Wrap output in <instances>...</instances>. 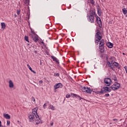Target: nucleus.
<instances>
[{"instance_id": "nucleus-1", "label": "nucleus", "mask_w": 127, "mask_h": 127, "mask_svg": "<svg viewBox=\"0 0 127 127\" xmlns=\"http://www.w3.org/2000/svg\"><path fill=\"white\" fill-rule=\"evenodd\" d=\"M102 34L101 33L98 32L96 33L95 35V43H99V41L102 39Z\"/></svg>"}, {"instance_id": "nucleus-2", "label": "nucleus", "mask_w": 127, "mask_h": 127, "mask_svg": "<svg viewBox=\"0 0 127 127\" xmlns=\"http://www.w3.org/2000/svg\"><path fill=\"white\" fill-rule=\"evenodd\" d=\"M30 37L31 38H32L33 40L35 42H37L38 40H39V39L38 38V36L35 34V33H34L33 31H31V34H30Z\"/></svg>"}, {"instance_id": "nucleus-3", "label": "nucleus", "mask_w": 127, "mask_h": 127, "mask_svg": "<svg viewBox=\"0 0 127 127\" xmlns=\"http://www.w3.org/2000/svg\"><path fill=\"white\" fill-rule=\"evenodd\" d=\"M107 63L108 66H109V67H110V68H113L114 66H115V67H118V66H119V64L115 62L112 61L111 63L109 61H107Z\"/></svg>"}, {"instance_id": "nucleus-4", "label": "nucleus", "mask_w": 127, "mask_h": 127, "mask_svg": "<svg viewBox=\"0 0 127 127\" xmlns=\"http://www.w3.org/2000/svg\"><path fill=\"white\" fill-rule=\"evenodd\" d=\"M95 14H96V13L93 11L92 12V15L89 16L88 20L89 22H91V23H94V21L95 20Z\"/></svg>"}, {"instance_id": "nucleus-5", "label": "nucleus", "mask_w": 127, "mask_h": 127, "mask_svg": "<svg viewBox=\"0 0 127 127\" xmlns=\"http://www.w3.org/2000/svg\"><path fill=\"white\" fill-rule=\"evenodd\" d=\"M121 85H120V83L118 82H115L110 88L111 90H113V91H116V90H118V89H119Z\"/></svg>"}, {"instance_id": "nucleus-6", "label": "nucleus", "mask_w": 127, "mask_h": 127, "mask_svg": "<svg viewBox=\"0 0 127 127\" xmlns=\"http://www.w3.org/2000/svg\"><path fill=\"white\" fill-rule=\"evenodd\" d=\"M111 91H112L111 87L109 88L108 87H104L101 89L100 93V94H103V93H108L109 92H111Z\"/></svg>"}, {"instance_id": "nucleus-7", "label": "nucleus", "mask_w": 127, "mask_h": 127, "mask_svg": "<svg viewBox=\"0 0 127 127\" xmlns=\"http://www.w3.org/2000/svg\"><path fill=\"white\" fill-rule=\"evenodd\" d=\"M28 117L29 122H30V123H34V122H35V115H34L33 114L30 113L29 114Z\"/></svg>"}, {"instance_id": "nucleus-8", "label": "nucleus", "mask_w": 127, "mask_h": 127, "mask_svg": "<svg viewBox=\"0 0 127 127\" xmlns=\"http://www.w3.org/2000/svg\"><path fill=\"white\" fill-rule=\"evenodd\" d=\"M81 91L82 92H84V93H88V94H91L92 90H91V89L88 87H83L81 88Z\"/></svg>"}, {"instance_id": "nucleus-9", "label": "nucleus", "mask_w": 127, "mask_h": 127, "mask_svg": "<svg viewBox=\"0 0 127 127\" xmlns=\"http://www.w3.org/2000/svg\"><path fill=\"white\" fill-rule=\"evenodd\" d=\"M104 83L106 86H110L112 83V80L110 78H105L104 79Z\"/></svg>"}, {"instance_id": "nucleus-10", "label": "nucleus", "mask_w": 127, "mask_h": 127, "mask_svg": "<svg viewBox=\"0 0 127 127\" xmlns=\"http://www.w3.org/2000/svg\"><path fill=\"white\" fill-rule=\"evenodd\" d=\"M36 119H35V122L36 125H39V124H42V122H41V120L39 118V116H35Z\"/></svg>"}, {"instance_id": "nucleus-11", "label": "nucleus", "mask_w": 127, "mask_h": 127, "mask_svg": "<svg viewBox=\"0 0 127 127\" xmlns=\"http://www.w3.org/2000/svg\"><path fill=\"white\" fill-rule=\"evenodd\" d=\"M37 111H38V108L36 107L32 110V113L31 114H33V115H35V117H38V114H37Z\"/></svg>"}, {"instance_id": "nucleus-12", "label": "nucleus", "mask_w": 127, "mask_h": 127, "mask_svg": "<svg viewBox=\"0 0 127 127\" xmlns=\"http://www.w3.org/2000/svg\"><path fill=\"white\" fill-rule=\"evenodd\" d=\"M62 84L61 83H57L54 85L55 90H57V89H59V88H62Z\"/></svg>"}, {"instance_id": "nucleus-13", "label": "nucleus", "mask_w": 127, "mask_h": 127, "mask_svg": "<svg viewBox=\"0 0 127 127\" xmlns=\"http://www.w3.org/2000/svg\"><path fill=\"white\" fill-rule=\"evenodd\" d=\"M96 21L99 25V26H101L102 25V21H101V18H100L99 16H96Z\"/></svg>"}, {"instance_id": "nucleus-14", "label": "nucleus", "mask_w": 127, "mask_h": 127, "mask_svg": "<svg viewBox=\"0 0 127 127\" xmlns=\"http://www.w3.org/2000/svg\"><path fill=\"white\" fill-rule=\"evenodd\" d=\"M8 84H9V87L10 88H13L14 87V84H13V82H12V80H10L8 81Z\"/></svg>"}, {"instance_id": "nucleus-15", "label": "nucleus", "mask_w": 127, "mask_h": 127, "mask_svg": "<svg viewBox=\"0 0 127 127\" xmlns=\"http://www.w3.org/2000/svg\"><path fill=\"white\" fill-rule=\"evenodd\" d=\"M52 59H53V61H55L58 64H59V60H58V59L54 56H51Z\"/></svg>"}, {"instance_id": "nucleus-16", "label": "nucleus", "mask_w": 127, "mask_h": 127, "mask_svg": "<svg viewBox=\"0 0 127 127\" xmlns=\"http://www.w3.org/2000/svg\"><path fill=\"white\" fill-rule=\"evenodd\" d=\"M106 45L107 47H109V48H113V46H114V44L111 42H108L106 44Z\"/></svg>"}, {"instance_id": "nucleus-17", "label": "nucleus", "mask_w": 127, "mask_h": 127, "mask_svg": "<svg viewBox=\"0 0 127 127\" xmlns=\"http://www.w3.org/2000/svg\"><path fill=\"white\" fill-rule=\"evenodd\" d=\"M3 117L5 118V119H6V120H10V116H9L8 114H4Z\"/></svg>"}, {"instance_id": "nucleus-18", "label": "nucleus", "mask_w": 127, "mask_h": 127, "mask_svg": "<svg viewBox=\"0 0 127 127\" xmlns=\"http://www.w3.org/2000/svg\"><path fill=\"white\" fill-rule=\"evenodd\" d=\"M27 66L28 69H29L30 70V71H31V72L34 73V74H36V72H35L34 70H32V68H31V66H30V65H29V64H27Z\"/></svg>"}, {"instance_id": "nucleus-19", "label": "nucleus", "mask_w": 127, "mask_h": 127, "mask_svg": "<svg viewBox=\"0 0 127 127\" xmlns=\"http://www.w3.org/2000/svg\"><path fill=\"white\" fill-rule=\"evenodd\" d=\"M104 44H105V42L104 41V40H101L100 41L99 46L104 47Z\"/></svg>"}, {"instance_id": "nucleus-20", "label": "nucleus", "mask_w": 127, "mask_h": 127, "mask_svg": "<svg viewBox=\"0 0 127 127\" xmlns=\"http://www.w3.org/2000/svg\"><path fill=\"white\" fill-rule=\"evenodd\" d=\"M1 26L2 29H5L6 27L5 23L4 22L1 23Z\"/></svg>"}, {"instance_id": "nucleus-21", "label": "nucleus", "mask_w": 127, "mask_h": 127, "mask_svg": "<svg viewBox=\"0 0 127 127\" xmlns=\"http://www.w3.org/2000/svg\"><path fill=\"white\" fill-rule=\"evenodd\" d=\"M49 109H50L51 110H52V111H55V107H54L52 105H50L49 107Z\"/></svg>"}, {"instance_id": "nucleus-22", "label": "nucleus", "mask_w": 127, "mask_h": 127, "mask_svg": "<svg viewBox=\"0 0 127 127\" xmlns=\"http://www.w3.org/2000/svg\"><path fill=\"white\" fill-rule=\"evenodd\" d=\"M99 50L101 53H103L104 51V47L99 46Z\"/></svg>"}, {"instance_id": "nucleus-23", "label": "nucleus", "mask_w": 127, "mask_h": 127, "mask_svg": "<svg viewBox=\"0 0 127 127\" xmlns=\"http://www.w3.org/2000/svg\"><path fill=\"white\" fill-rule=\"evenodd\" d=\"M122 11L124 14L126 15L127 13V10H126V8H124L122 9Z\"/></svg>"}, {"instance_id": "nucleus-24", "label": "nucleus", "mask_w": 127, "mask_h": 127, "mask_svg": "<svg viewBox=\"0 0 127 127\" xmlns=\"http://www.w3.org/2000/svg\"><path fill=\"white\" fill-rule=\"evenodd\" d=\"M24 38H25V40L26 41H27L28 42H29V40H28V36H25Z\"/></svg>"}, {"instance_id": "nucleus-25", "label": "nucleus", "mask_w": 127, "mask_h": 127, "mask_svg": "<svg viewBox=\"0 0 127 127\" xmlns=\"http://www.w3.org/2000/svg\"><path fill=\"white\" fill-rule=\"evenodd\" d=\"M54 76H55V77H59V76H60L59 73H55V74H54Z\"/></svg>"}, {"instance_id": "nucleus-26", "label": "nucleus", "mask_w": 127, "mask_h": 127, "mask_svg": "<svg viewBox=\"0 0 127 127\" xmlns=\"http://www.w3.org/2000/svg\"><path fill=\"white\" fill-rule=\"evenodd\" d=\"M70 96H71V97H76V96H77V95H76L75 94H74V93H71Z\"/></svg>"}, {"instance_id": "nucleus-27", "label": "nucleus", "mask_w": 127, "mask_h": 127, "mask_svg": "<svg viewBox=\"0 0 127 127\" xmlns=\"http://www.w3.org/2000/svg\"><path fill=\"white\" fill-rule=\"evenodd\" d=\"M70 97H71V95L67 94L66 95V98H67V99H68V98H70Z\"/></svg>"}, {"instance_id": "nucleus-28", "label": "nucleus", "mask_w": 127, "mask_h": 127, "mask_svg": "<svg viewBox=\"0 0 127 127\" xmlns=\"http://www.w3.org/2000/svg\"><path fill=\"white\" fill-rule=\"evenodd\" d=\"M17 14H18V15H19V14H20V10H17Z\"/></svg>"}, {"instance_id": "nucleus-29", "label": "nucleus", "mask_w": 127, "mask_h": 127, "mask_svg": "<svg viewBox=\"0 0 127 127\" xmlns=\"http://www.w3.org/2000/svg\"><path fill=\"white\" fill-rule=\"evenodd\" d=\"M90 2L92 4H94L95 3V1H94V0H90Z\"/></svg>"}, {"instance_id": "nucleus-30", "label": "nucleus", "mask_w": 127, "mask_h": 127, "mask_svg": "<svg viewBox=\"0 0 127 127\" xmlns=\"http://www.w3.org/2000/svg\"><path fill=\"white\" fill-rule=\"evenodd\" d=\"M46 103H45L43 105V109H44V110H45L46 109Z\"/></svg>"}, {"instance_id": "nucleus-31", "label": "nucleus", "mask_w": 127, "mask_h": 127, "mask_svg": "<svg viewBox=\"0 0 127 127\" xmlns=\"http://www.w3.org/2000/svg\"><path fill=\"white\" fill-rule=\"evenodd\" d=\"M10 125V121L7 120V126H9Z\"/></svg>"}, {"instance_id": "nucleus-32", "label": "nucleus", "mask_w": 127, "mask_h": 127, "mask_svg": "<svg viewBox=\"0 0 127 127\" xmlns=\"http://www.w3.org/2000/svg\"><path fill=\"white\" fill-rule=\"evenodd\" d=\"M32 101L33 102H35V98H34V97H32Z\"/></svg>"}, {"instance_id": "nucleus-33", "label": "nucleus", "mask_w": 127, "mask_h": 127, "mask_svg": "<svg viewBox=\"0 0 127 127\" xmlns=\"http://www.w3.org/2000/svg\"><path fill=\"white\" fill-rule=\"evenodd\" d=\"M124 68H125V71H126V73H127V66H125V67H124Z\"/></svg>"}, {"instance_id": "nucleus-34", "label": "nucleus", "mask_w": 127, "mask_h": 127, "mask_svg": "<svg viewBox=\"0 0 127 127\" xmlns=\"http://www.w3.org/2000/svg\"><path fill=\"white\" fill-rule=\"evenodd\" d=\"M105 97H110V94L109 93L106 94H105Z\"/></svg>"}, {"instance_id": "nucleus-35", "label": "nucleus", "mask_w": 127, "mask_h": 127, "mask_svg": "<svg viewBox=\"0 0 127 127\" xmlns=\"http://www.w3.org/2000/svg\"><path fill=\"white\" fill-rule=\"evenodd\" d=\"M39 82L40 83V84H42V83H43V81H42V80H40V81H39Z\"/></svg>"}, {"instance_id": "nucleus-36", "label": "nucleus", "mask_w": 127, "mask_h": 127, "mask_svg": "<svg viewBox=\"0 0 127 127\" xmlns=\"http://www.w3.org/2000/svg\"><path fill=\"white\" fill-rule=\"evenodd\" d=\"M53 124H54L53 122H51L50 124L51 126L52 127V126H53Z\"/></svg>"}, {"instance_id": "nucleus-37", "label": "nucleus", "mask_w": 127, "mask_h": 127, "mask_svg": "<svg viewBox=\"0 0 127 127\" xmlns=\"http://www.w3.org/2000/svg\"><path fill=\"white\" fill-rule=\"evenodd\" d=\"M113 80H114V81H117V77H115Z\"/></svg>"}, {"instance_id": "nucleus-38", "label": "nucleus", "mask_w": 127, "mask_h": 127, "mask_svg": "<svg viewBox=\"0 0 127 127\" xmlns=\"http://www.w3.org/2000/svg\"><path fill=\"white\" fill-rule=\"evenodd\" d=\"M78 98H79V100H82V98L80 96H78Z\"/></svg>"}, {"instance_id": "nucleus-39", "label": "nucleus", "mask_w": 127, "mask_h": 127, "mask_svg": "<svg viewBox=\"0 0 127 127\" xmlns=\"http://www.w3.org/2000/svg\"><path fill=\"white\" fill-rule=\"evenodd\" d=\"M0 127H1V121H0Z\"/></svg>"}, {"instance_id": "nucleus-40", "label": "nucleus", "mask_w": 127, "mask_h": 127, "mask_svg": "<svg viewBox=\"0 0 127 127\" xmlns=\"http://www.w3.org/2000/svg\"><path fill=\"white\" fill-rule=\"evenodd\" d=\"M41 43H42V44H44V42L42 41Z\"/></svg>"}, {"instance_id": "nucleus-41", "label": "nucleus", "mask_w": 127, "mask_h": 127, "mask_svg": "<svg viewBox=\"0 0 127 127\" xmlns=\"http://www.w3.org/2000/svg\"><path fill=\"white\" fill-rule=\"evenodd\" d=\"M27 45H29V44H27Z\"/></svg>"}, {"instance_id": "nucleus-42", "label": "nucleus", "mask_w": 127, "mask_h": 127, "mask_svg": "<svg viewBox=\"0 0 127 127\" xmlns=\"http://www.w3.org/2000/svg\"><path fill=\"white\" fill-rule=\"evenodd\" d=\"M123 55H125V53H123Z\"/></svg>"}]
</instances>
